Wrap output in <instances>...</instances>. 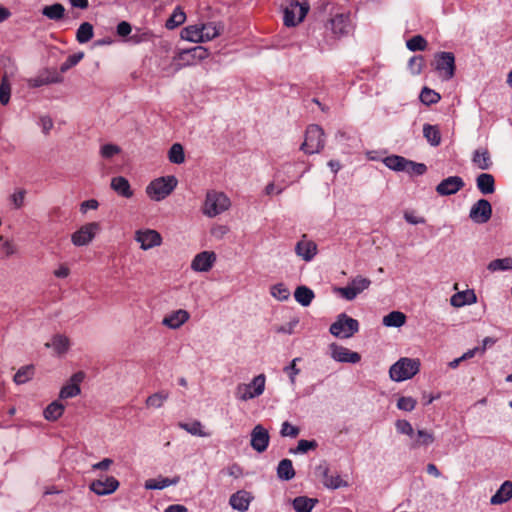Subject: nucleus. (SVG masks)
I'll return each instance as SVG.
<instances>
[{
  "label": "nucleus",
  "instance_id": "14",
  "mask_svg": "<svg viewBox=\"0 0 512 512\" xmlns=\"http://www.w3.org/2000/svg\"><path fill=\"white\" fill-rule=\"evenodd\" d=\"M119 487V481L113 476L96 479L89 485L91 491L99 496L109 495Z\"/></svg>",
  "mask_w": 512,
  "mask_h": 512
},
{
  "label": "nucleus",
  "instance_id": "38",
  "mask_svg": "<svg viewBox=\"0 0 512 512\" xmlns=\"http://www.w3.org/2000/svg\"><path fill=\"white\" fill-rule=\"evenodd\" d=\"M405 321L406 316L400 311H392L383 317V325L386 327H401Z\"/></svg>",
  "mask_w": 512,
  "mask_h": 512
},
{
  "label": "nucleus",
  "instance_id": "64",
  "mask_svg": "<svg viewBox=\"0 0 512 512\" xmlns=\"http://www.w3.org/2000/svg\"><path fill=\"white\" fill-rule=\"evenodd\" d=\"M99 206V202L96 199H89L81 203L80 211L86 213L88 210H96Z\"/></svg>",
  "mask_w": 512,
  "mask_h": 512
},
{
  "label": "nucleus",
  "instance_id": "28",
  "mask_svg": "<svg viewBox=\"0 0 512 512\" xmlns=\"http://www.w3.org/2000/svg\"><path fill=\"white\" fill-rule=\"evenodd\" d=\"M476 186L478 190L484 194H492L495 192V180L493 175L488 173H482L478 175L476 179Z\"/></svg>",
  "mask_w": 512,
  "mask_h": 512
},
{
  "label": "nucleus",
  "instance_id": "43",
  "mask_svg": "<svg viewBox=\"0 0 512 512\" xmlns=\"http://www.w3.org/2000/svg\"><path fill=\"white\" fill-rule=\"evenodd\" d=\"M93 35V26L88 22H84L77 29L76 39L79 43L83 44L90 41L93 38Z\"/></svg>",
  "mask_w": 512,
  "mask_h": 512
},
{
  "label": "nucleus",
  "instance_id": "60",
  "mask_svg": "<svg viewBox=\"0 0 512 512\" xmlns=\"http://www.w3.org/2000/svg\"><path fill=\"white\" fill-rule=\"evenodd\" d=\"M427 167L423 163H416L411 160L407 163V168L404 170V172H407L411 175H422L426 172Z\"/></svg>",
  "mask_w": 512,
  "mask_h": 512
},
{
  "label": "nucleus",
  "instance_id": "46",
  "mask_svg": "<svg viewBox=\"0 0 512 512\" xmlns=\"http://www.w3.org/2000/svg\"><path fill=\"white\" fill-rule=\"evenodd\" d=\"M168 158L171 163L182 164L185 161L183 146L179 143L173 144L168 152Z\"/></svg>",
  "mask_w": 512,
  "mask_h": 512
},
{
  "label": "nucleus",
  "instance_id": "30",
  "mask_svg": "<svg viewBox=\"0 0 512 512\" xmlns=\"http://www.w3.org/2000/svg\"><path fill=\"white\" fill-rule=\"evenodd\" d=\"M43 16L53 21H59L64 18L65 7L60 3L44 6L41 10Z\"/></svg>",
  "mask_w": 512,
  "mask_h": 512
},
{
  "label": "nucleus",
  "instance_id": "10",
  "mask_svg": "<svg viewBox=\"0 0 512 512\" xmlns=\"http://www.w3.org/2000/svg\"><path fill=\"white\" fill-rule=\"evenodd\" d=\"M309 10L307 2L292 1L284 9V24L288 27H294L303 21Z\"/></svg>",
  "mask_w": 512,
  "mask_h": 512
},
{
  "label": "nucleus",
  "instance_id": "25",
  "mask_svg": "<svg viewBox=\"0 0 512 512\" xmlns=\"http://www.w3.org/2000/svg\"><path fill=\"white\" fill-rule=\"evenodd\" d=\"M411 438V449H417L422 446H429L435 441L434 434L424 429H419L417 433L414 432V437Z\"/></svg>",
  "mask_w": 512,
  "mask_h": 512
},
{
  "label": "nucleus",
  "instance_id": "12",
  "mask_svg": "<svg viewBox=\"0 0 512 512\" xmlns=\"http://www.w3.org/2000/svg\"><path fill=\"white\" fill-rule=\"evenodd\" d=\"M135 241L142 250H149L162 244V236L153 229H140L135 232Z\"/></svg>",
  "mask_w": 512,
  "mask_h": 512
},
{
  "label": "nucleus",
  "instance_id": "48",
  "mask_svg": "<svg viewBox=\"0 0 512 512\" xmlns=\"http://www.w3.org/2000/svg\"><path fill=\"white\" fill-rule=\"evenodd\" d=\"M406 46L410 51L413 52L424 51L428 46V42L423 36L415 35L406 42Z\"/></svg>",
  "mask_w": 512,
  "mask_h": 512
},
{
  "label": "nucleus",
  "instance_id": "56",
  "mask_svg": "<svg viewBox=\"0 0 512 512\" xmlns=\"http://www.w3.org/2000/svg\"><path fill=\"white\" fill-rule=\"evenodd\" d=\"M11 94V86L7 80V77L4 76L2 82L0 84V103L3 105L8 104L10 100Z\"/></svg>",
  "mask_w": 512,
  "mask_h": 512
},
{
  "label": "nucleus",
  "instance_id": "55",
  "mask_svg": "<svg viewBox=\"0 0 512 512\" xmlns=\"http://www.w3.org/2000/svg\"><path fill=\"white\" fill-rule=\"evenodd\" d=\"M424 58L421 55L413 56L410 58L408 67L413 75H419L424 67Z\"/></svg>",
  "mask_w": 512,
  "mask_h": 512
},
{
  "label": "nucleus",
  "instance_id": "63",
  "mask_svg": "<svg viewBox=\"0 0 512 512\" xmlns=\"http://www.w3.org/2000/svg\"><path fill=\"white\" fill-rule=\"evenodd\" d=\"M25 190H18L10 196V200L15 208H21L24 204Z\"/></svg>",
  "mask_w": 512,
  "mask_h": 512
},
{
  "label": "nucleus",
  "instance_id": "1",
  "mask_svg": "<svg viewBox=\"0 0 512 512\" xmlns=\"http://www.w3.org/2000/svg\"><path fill=\"white\" fill-rule=\"evenodd\" d=\"M419 369V359L403 357L390 367L389 375L393 381L402 382L411 379Z\"/></svg>",
  "mask_w": 512,
  "mask_h": 512
},
{
  "label": "nucleus",
  "instance_id": "15",
  "mask_svg": "<svg viewBox=\"0 0 512 512\" xmlns=\"http://www.w3.org/2000/svg\"><path fill=\"white\" fill-rule=\"evenodd\" d=\"M217 256L213 251H203L196 254L191 261V269L195 272H208L216 262Z\"/></svg>",
  "mask_w": 512,
  "mask_h": 512
},
{
  "label": "nucleus",
  "instance_id": "40",
  "mask_svg": "<svg viewBox=\"0 0 512 512\" xmlns=\"http://www.w3.org/2000/svg\"><path fill=\"white\" fill-rule=\"evenodd\" d=\"M169 398V392L168 391H158L152 395H150L146 401L145 404L148 408H161L165 401Z\"/></svg>",
  "mask_w": 512,
  "mask_h": 512
},
{
  "label": "nucleus",
  "instance_id": "35",
  "mask_svg": "<svg viewBox=\"0 0 512 512\" xmlns=\"http://www.w3.org/2000/svg\"><path fill=\"white\" fill-rule=\"evenodd\" d=\"M295 300L302 306L307 307L311 304L312 300L315 297L314 292L306 287V286H299L296 288L294 292Z\"/></svg>",
  "mask_w": 512,
  "mask_h": 512
},
{
  "label": "nucleus",
  "instance_id": "6",
  "mask_svg": "<svg viewBox=\"0 0 512 512\" xmlns=\"http://www.w3.org/2000/svg\"><path fill=\"white\" fill-rule=\"evenodd\" d=\"M359 331V323L356 319L349 317L345 313L337 316L329 328V332L337 338L348 339Z\"/></svg>",
  "mask_w": 512,
  "mask_h": 512
},
{
  "label": "nucleus",
  "instance_id": "47",
  "mask_svg": "<svg viewBox=\"0 0 512 512\" xmlns=\"http://www.w3.org/2000/svg\"><path fill=\"white\" fill-rule=\"evenodd\" d=\"M34 375V367L32 365L21 367L14 375L16 384H24L32 379Z\"/></svg>",
  "mask_w": 512,
  "mask_h": 512
},
{
  "label": "nucleus",
  "instance_id": "51",
  "mask_svg": "<svg viewBox=\"0 0 512 512\" xmlns=\"http://www.w3.org/2000/svg\"><path fill=\"white\" fill-rule=\"evenodd\" d=\"M318 446L317 442L315 440H299L298 445L295 449H290V453L294 454H304L307 453L309 450H314Z\"/></svg>",
  "mask_w": 512,
  "mask_h": 512
},
{
  "label": "nucleus",
  "instance_id": "52",
  "mask_svg": "<svg viewBox=\"0 0 512 512\" xmlns=\"http://www.w3.org/2000/svg\"><path fill=\"white\" fill-rule=\"evenodd\" d=\"M270 292L279 301H285L290 297V291L283 283L273 285Z\"/></svg>",
  "mask_w": 512,
  "mask_h": 512
},
{
  "label": "nucleus",
  "instance_id": "50",
  "mask_svg": "<svg viewBox=\"0 0 512 512\" xmlns=\"http://www.w3.org/2000/svg\"><path fill=\"white\" fill-rule=\"evenodd\" d=\"M322 483L328 489H338L348 486V483L342 480L339 474L329 475V477H326V479L322 480Z\"/></svg>",
  "mask_w": 512,
  "mask_h": 512
},
{
  "label": "nucleus",
  "instance_id": "16",
  "mask_svg": "<svg viewBox=\"0 0 512 512\" xmlns=\"http://www.w3.org/2000/svg\"><path fill=\"white\" fill-rule=\"evenodd\" d=\"M492 215V207L488 200L480 199L470 209L469 217L479 224L486 223Z\"/></svg>",
  "mask_w": 512,
  "mask_h": 512
},
{
  "label": "nucleus",
  "instance_id": "44",
  "mask_svg": "<svg viewBox=\"0 0 512 512\" xmlns=\"http://www.w3.org/2000/svg\"><path fill=\"white\" fill-rule=\"evenodd\" d=\"M315 502L316 501L311 498L299 496L293 500L292 504L293 508L297 512H310L313 509Z\"/></svg>",
  "mask_w": 512,
  "mask_h": 512
},
{
  "label": "nucleus",
  "instance_id": "11",
  "mask_svg": "<svg viewBox=\"0 0 512 512\" xmlns=\"http://www.w3.org/2000/svg\"><path fill=\"white\" fill-rule=\"evenodd\" d=\"M99 231L98 222L86 223L71 235V242L77 247L86 246L92 242Z\"/></svg>",
  "mask_w": 512,
  "mask_h": 512
},
{
  "label": "nucleus",
  "instance_id": "23",
  "mask_svg": "<svg viewBox=\"0 0 512 512\" xmlns=\"http://www.w3.org/2000/svg\"><path fill=\"white\" fill-rule=\"evenodd\" d=\"M477 302V297L474 290L467 289L465 291L457 292L450 298V304L453 307L460 308L465 305H471Z\"/></svg>",
  "mask_w": 512,
  "mask_h": 512
},
{
  "label": "nucleus",
  "instance_id": "21",
  "mask_svg": "<svg viewBox=\"0 0 512 512\" xmlns=\"http://www.w3.org/2000/svg\"><path fill=\"white\" fill-rule=\"evenodd\" d=\"M254 496L251 492L246 490H238L233 493L229 498L230 506L239 512H246L249 509Z\"/></svg>",
  "mask_w": 512,
  "mask_h": 512
},
{
  "label": "nucleus",
  "instance_id": "5",
  "mask_svg": "<svg viewBox=\"0 0 512 512\" xmlns=\"http://www.w3.org/2000/svg\"><path fill=\"white\" fill-rule=\"evenodd\" d=\"M266 377L264 374L255 376L249 383L238 384L235 389V397L241 401H248L259 397L264 393Z\"/></svg>",
  "mask_w": 512,
  "mask_h": 512
},
{
  "label": "nucleus",
  "instance_id": "19",
  "mask_svg": "<svg viewBox=\"0 0 512 512\" xmlns=\"http://www.w3.org/2000/svg\"><path fill=\"white\" fill-rule=\"evenodd\" d=\"M464 181L459 176H450L442 180L436 187V192L442 196H448L457 193L464 187Z\"/></svg>",
  "mask_w": 512,
  "mask_h": 512
},
{
  "label": "nucleus",
  "instance_id": "59",
  "mask_svg": "<svg viewBox=\"0 0 512 512\" xmlns=\"http://www.w3.org/2000/svg\"><path fill=\"white\" fill-rule=\"evenodd\" d=\"M395 427L398 433L414 437V429L409 421L397 420L395 422Z\"/></svg>",
  "mask_w": 512,
  "mask_h": 512
},
{
  "label": "nucleus",
  "instance_id": "22",
  "mask_svg": "<svg viewBox=\"0 0 512 512\" xmlns=\"http://www.w3.org/2000/svg\"><path fill=\"white\" fill-rule=\"evenodd\" d=\"M296 254L301 257L304 261H311L317 253V245L315 242L306 239L304 235L295 246Z\"/></svg>",
  "mask_w": 512,
  "mask_h": 512
},
{
  "label": "nucleus",
  "instance_id": "29",
  "mask_svg": "<svg viewBox=\"0 0 512 512\" xmlns=\"http://www.w3.org/2000/svg\"><path fill=\"white\" fill-rule=\"evenodd\" d=\"M46 347H52L56 354H65L70 348V340L67 336L57 334L53 336L51 342L45 344Z\"/></svg>",
  "mask_w": 512,
  "mask_h": 512
},
{
  "label": "nucleus",
  "instance_id": "41",
  "mask_svg": "<svg viewBox=\"0 0 512 512\" xmlns=\"http://www.w3.org/2000/svg\"><path fill=\"white\" fill-rule=\"evenodd\" d=\"M408 161V159L397 155L388 156L384 159L385 165L395 171H404L407 168Z\"/></svg>",
  "mask_w": 512,
  "mask_h": 512
},
{
  "label": "nucleus",
  "instance_id": "36",
  "mask_svg": "<svg viewBox=\"0 0 512 512\" xmlns=\"http://www.w3.org/2000/svg\"><path fill=\"white\" fill-rule=\"evenodd\" d=\"M178 426H179V428L185 430L186 432H188L194 436H199V437H209L210 436V433L206 432L203 429L202 423L198 420H194L191 423L179 422Z\"/></svg>",
  "mask_w": 512,
  "mask_h": 512
},
{
  "label": "nucleus",
  "instance_id": "31",
  "mask_svg": "<svg viewBox=\"0 0 512 512\" xmlns=\"http://www.w3.org/2000/svg\"><path fill=\"white\" fill-rule=\"evenodd\" d=\"M181 38L190 42H204L200 24L189 25L181 31Z\"/></svg>",
  "mask_w": 512,
  "mask_h": 512
},
{
  "label": "nucleus",
  "instance_id": "39",
  "mask_svg": "<svg viewBox=\"0 0 512 512\" xmlns=\"http://www.w3.org/2000/svg\"><path fill=\"white\" fill-rule=\"evenodd\" d=\"M204 42L210 41L220 35L222 27L214 22L200 24Z\"/></svg>",
  "mask_w": 512,
  "mask_h": 512
},
{
  "label": "nucleus",
  "instance_id": "2",
  "mask_svg": "<svg viewBox=\"0 0 512 512\" xmlns=\"http://www.w3.org/2000/svg\"><path fill=\"white\" fill-rule=\"evenodd\" d=\"M231 206V201L228 196L219 191H208L203 204V214L213 218L217 215L227 211Z\"/></svg>",
  "mask_w": 512,
  "mask_h": 512
},
{
  "label": "nucleus",
  "instance_id": "13",
  "mask_svg": "<svg viewBox=\"0 0 512 512\" xmlns=\"http://www.w3.org/2000/svg\"><path fill=\"white\" fill-rule=\"evenodd\" d=\"M329 350L331 358L340 363L356 364L361 360V355L358 352L336 343H331Z\"/></svg>",
  "mask_w": 512,
  "mask_h": 512
},
{
  "label": "nucleus",
  "instance_id": "32",
  "mask_svg": "<svg viewBox=\"0 0 512 512\" xmlns=\"http://www.w3.org/2000/svg\"><path fill=\"white\" fill-rule=\"evenodd\" d=\"M423 136L431 146H439L441 143V133L436 125L424 124Z\"/></svg>",
  "mask_w": 512,
  "mask_h": 512
},
{
  "label": "nucleus",
  "instance_id": "27",
  "mask_svg": "<svg viewBox=\"0 0 512 512\" xmlns=\"http://www.w3.org/2000/svg\"><path fill=\"white\" fill-rule=\"evenodd\" d=\"M472 162L481 170H488L492 166L490 153L486 148L476 149L473 153Z\"/></svg>",
  "mask_w": 512,
  "mask_h": 512
},
{
  "label": "nucleus",
  "instance_id": "61",
  "mask_svg": "<svg viewBox=\"0 0 512 512\" xmlns=\"http://www.w3.org/2000/svg\"><path fill=\"white\" fill-rule=\"evenodd\" d=\"M121 151L120 147L114 144H105L100 149V155L103 158L110 159Z\"/></svg>",
  "mask_w": 512,
  "mask_h": 512
},
{
  "label": "nucleus",
  "instance_id": "34",
  "mask_svg": "<svg viewBox=\"0 0 512 512\" xmlns=\"http://www.w3.org/2000/svg\"><path fill=\"white\" fill-rule=\"evenodd\" d=\"M178 481H179L178 477L173 478V479H170L167 477H159L157 479H148L145 482L144 487L148 490H155V489L161 490V489H164L171 485L177 484Z\"/></svg>",
  "mask_w": 512,
  "mask_h": 512
},
{
  "label": "nucleus",
  "instance_id": "7",
  "mask_svg": "<svg viewBox=\"0 0 512 512\" xmlns=\"http://www.w3.org/2000/svg\"><path fill=\"white\" fill-rule=\"evenodd\" d=\"M432 66L443 81L452 79L456 70L454 54L452 52L436 53Z\"/></svg>",
  "mask_w": 512,
  "mask_h": 512
},
{
  "label": "nucleus",
  "instance_id": "53",
  "mask_svg": "<svg viewBox=\"0 0 512 512\" xmlns=\"http://www.w3.org/2000/svg\"><path fill=\"white\" fill-rule=\"evenodd\" d=\"M84 57L83 52L75 53L70 56L61 64L60 71L62 73L66 72L67 70L71 69L75 65H77Z\"/></svg>",
  "mask_w": 512,
  "mask_h": 512
},
{
  "label": "nucleus",
  "instance_id": "37",
  "mask_svg": "<svg viewBox=\"0 0 512 512\" xmlns=\"http://www.w3.org/2000/svg\"><path fill=\"white\" fill-rule=\"evenodd\" d=\"M277 475L280 479L285 481L291 480L295 476V470L290 459H283L279 462Z\"/></svg>",
  "mask_w": 512,
  "mask_h": 512
},
{
  "label": "nucleus",
  "instance_id": "57",
  "mask_svg": "<svg viewBox=\"0 0 512 512\" xmlns=\"http://www.w3.org/2000/svg\"><path fill=\"white\" fill-rule=\"evenodd\" d=\"M417 401L408 396H402L397 400V408L403 411H412L415 409Z\"/></svg>",
  "mask_w": 512,
  "mask_h": 512
},
{
  "label": "nucleus",
  "instance_id": "58",
  "mask_svg": "<svg viewBox=\"0 0 512 512\" xmlns=\"http://www.w3.org/2000/svg\"><path fill=\"white\" fill-rule=\"evenodd\" d=\"M300 433V429L292 424H290L288 421H285L281 425L280 435L282 437H291L296 438Z\"/></svg>",
  "mask_w": 512,
  "mask_h": 512
},
{
  "label": "nucleus",
  "instance_id": "17",
  "mask_svg": "<svg viewBox=\"0 0 512 512\" xmlns=\"http://www.w3.org/2000/svg\"><path fill=\"white\" fill-rule=\"evenodd\" d=\"M270 436L268 430L262 425H256L251 431V447L258 453L264 452L269 445Z\"/></svg>",
  "mask_w": 512,
  "mask_h": 512
},
{
  "label": "nucleus",
  "instance_id": "49",
  "mask_svg": "<svg viewBox=\"0 0 512 512\" xmlns=\"http://www.w3.org/2000/svg\"><path fill=\"white\" fill-rule=\"evenodd\" d=\"M440 99H441L440 94L428 87H424L420 93V100L425 105L435 104Z\"/></svg>",
  "mask_w": 512,
  "mask_h": 512
},
{
  "label": "nucleus",
  "instance_id": "26",
  "mask_svg": "<svg viewBox=\"0 0 512 512\" xmlns=\"http://www.w3.org/2000/svg\"><path fill=\"white\" fill-rule=\"evenodd\" d=\"M512 498V482L505 481L497 492L491 497L492 505H499L509 501Z\"/></svg>",
  "mask_w": 512,
  "mask_h": 512
},
{
  "label": "nucleus",
  "instance_id": "54",
  "mask_svg": "<svg viewBox=\"0 0 512 512\" xmlns=\"http://www.w3.org/2000/svg\"><path fill=\"white\" fill-rule=\"evenodd\" d=\"M80 392L81 389L79 385L68 383L67 385L63 386L62 389L60 390L59 397L61 399H68L79 395Z\"/></svg>",
  "mask_w": 512,
  "mask_h": 512
},
{
  "label": "nucleus",
  "instance_id": "20",
  "mask_svg": "<svg viewBox=\"0 0 512 512\" xmlns=\"http://www.w3.org/2000/svg\"><path fill=\"white\" fill-rule=\"evenodd\" d=\"M350 18L347 14H337L333 18L330 19L327 29H330L332 33L337 36H343L349 33L350 31Z\"/></svg>",
  "mask_w": 512,
  "mask_h": 512
},
{
  "label": "nucleus",
  "instance_id": "3",
  "mask_svg": "<svg viewBox=\"0 0 512 512\" xmlns=\"http://www.w3.org/2000/svg\"><path fill=\"white\" fill-rule=\"evenodd\" d=\"M209 56L208 49L203 46H196L178 52L172 60V66L178 71L187 66H194Z\"/></svg>",
  "mask_w": 512,
  "mask_h": 512
},
{
  "label": "nucleus",
  "instance_id": "24",
  "mask_svg": "<svg viewBox=\"0 0 512 512\" xmlns=\"http://www.w3.org/2000/svg\"><path fill=\"white\" fill-rule=\"evenodd\" d=\"M111 188L120 196L124 198H131L133 190L131 189L129 181L123 176L113 177L111 179Z\"/></svg>",
  "mask_w": 512,
  "mask_h": 512
},
{
  "label": "nucleus",
  "instance_id": "18",
  "mask_svg": "<svg viewBox=\"0 0 512 512\" xmlns=\"http://www.w3.org/2000/svg\"><path fill=\"white\" fill-rule=\"evenodd\" d=\"M190 319V314L185 309L172 311L164 316L162 325L169 329H179Z\"/></svg>",
  "mask_w": 512,
  "mask_h": 512
},
{
  "label": "nucleus",
  "instance_id": "4",
  "mask_svg": "<svg viewBox=\"0 0 512 512\" xmlns=\"http://www.w3.org/2000/svg\"><path fill=\"white\" fill-rule=\"evenodd\" d=\"M177 183L175 176L160 177L146 187V193L152 200L161 201L172 193Z\"/></svg>",
  "mask_w": 512,
  "mask_h": 512
},
{
  "label": "nucleus",
  "instance_id": "33",
  "mask_svg": "<svg viewBox=\"0 0 512 512\" xmlns=\"http://www.w3.org/2000/svg\"><path fill=\"white\" fill-rule=\"evenodd\" d=\"M65 406L59 401H53L44 410L43 416L48 421L58 420L64 413Z\"/></svg>",
  "mask_w": 512,
  "mask_h": 512
},
{
  "label": "nucleus",
  "instance_id": "45",
  "mask_svg": "<svg viewBox=\"0 0 512 512\" xmlns=\"http://www.w3.org/2000/svg\"><path fill=\"white\" fill-rule=\"evenodd\" d=\"M487 268L491 272L511 270L512 269V257L495 259L488 264Z\"/></svg>",
  "mask_w": 512,
  "mask_h": 512
},
{
  "label": "nucleus",
  "instance_id": "42",
  "mask_svg": "<svg viewBox=\"0 0 512 512\" xmlns=\"http://www.w3.org/2000/svg\"><path fill=\"white\" fill-rule=\"evenodd\" d=\"M186 20V14L185 12L180 8L177 7L174 9L173 13L169 17V19L166 21V28L167 29H175L176 27L183 24Z\"/></svg>",
  "mask_w": 512,
  "mask_h": 512
},
{
  "label": "nucleus",
  "instance_id": "62",
  "mask_svg": "<svg viewBox=\"0 0 512 512\" xmlns=\"http://www.w3.org/2000/svg\"><path fill=\"white\" fill-rule=\"evenodd\" d=\"M298 361H300V358H294L291 363L284 368V372L288 374L291 384H295L296 376L300 373V369L297 368L296 365Z\"/></svg>",
  "mask_w": 512,
  "mask_h": 512
},
{
  "label": "nucleus",
  "instance_id": "8",
  "mask_svg": "<svg viewBox=\"0 0 512 512\" xmlns=\"http://www.w3.org/2000/svg\"><path fill=\"white\" fill-rule=\"evenodd\" d=\"M325 145V134L318 125H310L306 129L305 139L301 145V150L307 154L319 153Z\"/></svg>",
  "mask_w": 512,
  "mask_h": 512
},
{
  "label": "nucleus",
  "instance_id": "9",
  "mask_svg": "<svg viewBox=\"0 0 512 512\" xmlns=\"http://www.w3.org/2000/svg\"><path fill=\"white\" fill-rule=\"evenodd\" d=\"M371 285L369 278L358 275L351 279L346 287L336 288V292L347 301L354 300L359 294L367 290Z\"/></svg>",
  "mask_w": 512,
  "mask_h": 512
}]
</instances>
